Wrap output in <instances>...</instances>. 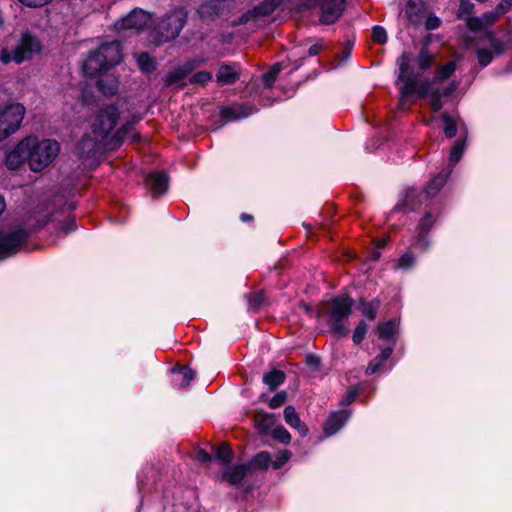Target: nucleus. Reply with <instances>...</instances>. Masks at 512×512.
<instances>
[{
    "label": "nucleus",
    "instance_id": "nucleus-1",
    "mask_svg": "<svg viewBox=\"0 0 512 512\" xmlns=\"http://www.w3.org/2000/svg\"><path fill=\"white\" fill-rule=\"evenodd\" d=\"M123 60V46L119 40L102 42L88 52L82 63L83 75L87 78L103 76Z\"/></svg>",
    "mask_w": 512,
    "mask_h": 512
},
{
    "label": "nucleus",
    "instance_id": "nucleus-2",
    "mask_svg": "<svg viewBox=\"0 0 512 512\" xmlns=\"http://www.w3.org/2000/svg\"><path fill=\"white\" fill-rule=\"evenodd\" d=\"M188 10L181 6L159 18L150 29L148 40L155 47L175 40L188 21Z\"/></svg>",
    "mask_w": 512,
    "mask_h": 512
},
{
    "label": "nucleus",
    "instance_id": "nucleus-3",
    "mask_svg": "<svg viewBox=\"0 0 512 512\" xmlns=\"http://www.w3.org/2000/svg\"><path fill=\"white\" fill-rule=\"evenodd\" d=\"M353 306L354 300L347 293H341L329 301L324 314L327 315V324L332 335L345 337L349 334L344 322L352 314Z\"/></svg>",
    "mask_w": 512,
    "mask_h": 512
},
{
    "label": "nucleus",
    "instance_id": "nucleus-4",
    "mask_svg": "<svg viewBox=\"0 0 512 512\" xmlns=\"http://www.w3.org/2000/svg\"><path fill=\"white\" fill-rule=\"evenodd\" d=\"M29 145L27 148L28 165L33 172H41L48 167L57 157L60 145L56 140H40L36 136H28Z\"/></svg>",
    "mask_w": 512,
    "mask_h": 512
},
{
    "label": "nucleus",
    "instance_id": "nucleus-5",
    "mask_svg": "<svg viewBox=\"0 0 512 512\" xmlns=\"http://www.w3.org/2000/svg\"><path fill=\"white\" fill-rule=\"evenodd\" d=\"M411 62L412 53L407 51H403L396 60L398 71L395 80V85L402 83V85L399 87V106H403L407 102V100L411 98L413 95L418 96V78L420 73L416 74L414 72V68Z\"/></svg>",
    "mask_w": 512,
    "mask_h": 512
},
{
    "label": "nucleus",
    "instance_id": "nucleus-6",
    "mask_svg": "<svg viewBox=\"0 0 512 512\" xmlns=\"http://www.w3.org/2000/svg\"><path fill=\"white\" fill-rule=\"evenodd\" d=\"M26 108L21 103H9L0 108V142L19 130Z\"/></svg>",
    "mask_w": 512,
    "mask_h": 512
},
{
    "label": "nucleus",
    "instance_id": "nucleus-7",
    "mask_svg": "<svg viewBox=\"0 0 512 512\" xmlns=\"http://www.w3.org/2000/svg\"><path fill=\"white\" fill-rule=\"evenodd\" d=\"M120 119V112L115 105H106L101 108L92 123V133L96 141H102L108 137L116 127Z\"/></svg>",
    "mask_w": 512,
    "mask_h": 512
},
{
    "label": "nucleus",
    "instance_id": "nucleus-8",
    "mask_svg": "<svg viewBox=\"0 0 512 512\" xmlns=\"http://www.w3.org/2000/svg\"><path fill=\"white\" fill-rule=\"evenodd\" d=\"M307 9H319V21L324 25H331L338 21L345 10V0H306Z\"/></svg>",
    "mask_w": 512,
    "mask_h": 512
},
{
    "label": "nucleus",
    "instance_id": "nucleus-9",
    "mask_svg": "<svg viewBox=\"0 0 512 512\" xmlns=\"http://www.w3.org/2000/svg\"><path fill=\"white\" fill-rule=\"evenodd\" d=\"M29 237L30 231L23 227H18L9 232L0 231V260L18 253Z\"/></svg>",
    "mask_w": 512,
    "mask_h": 512
},
{
    "label": "nucleus",
    "instance_id": "nucleus-10",
    "mask_svg": "<svg viewBox=\"0 0 512 512\" xmlns=\"http://www.w3.org/2000/svg\"><path fill=\"white\" fill-rule=\"evenodd\" d=\"M231 3L229 0H207L202 2L196 13L203 22H214L218 18L230 13Z\"/></svg>",
    "mask_w": 512,
    "mask_h": 512
},
{
    "label": "nucleus",
    "instance_id": "nucleus-11",
    "mask_svg": "<svg viewBox=\"0 0 512 512\" xmlns=\"http://www.w3.org/2000/svg\"><path fill=\"white\" fill-rule=\"evenodd\" d=\"M150 22V15L141 8L132 9L127 15L118 19L114 27L117 31L135 30L140 31L147 27Z\"/></svg>",
    "mask_w": 512,
    "mask_h": 512
},
{
    "label": "nucleus",
    "instance_id": "nucleus-12",
    "mask_svg": "<svg viewBox=\"0 0 512 512\" xmlns=\"http://www.w3.org/2000/svg\"><path fill=\"white\" fill-rule=\"evenodd\" d=\"M459 85V81L453 80L443 88H435L432 92V99L429 100L430 110L434 113L440 112L444 103L456 92Z\"/></svg>",
    "mask_w": 512,
    "mask_h": 512
},
{
    "label": "nucleus",
    "instance_id": "nucleus-13",
    "mask_svg": "<svg viewBox=\"0 0 512 512\" xmlns=\"http://www.w3.org/2000/svg\"><path fill=\"white\" fill-rule=\"evenodd\" d=\"M29 139L21 140L15 148L10 151L5 158V165L10 170L19 169L25 162L28 163L27 148Z\"/></svg>",
    "mask_w": 512,
    "mask_h": 512
},
{
    "label": "nucleus",
    "instance_id": "nucleus-14",
    "mask_svg": "<svg viewBox=\"0 0 512 512\" xmlns=\"http://www.w3.org/2000/svg\"><path fill=\"white\" fill-rule=\"evenodd\" d=\"M145 184L154 197L160 196L168 191L169 176L165 171H153L146 176Z\"/></svg>",
    "mask_w": 512,
    "mask_h": 512
},
{
    "label": "nucleus",
    "instance_id": "nucleus-15",
    "mask_svg": "<svg viewBox=\"0 0 512 512\" xmlns=\"http://www.w3.org/2000/svg\"><path fill=\"white\" fill-rule=\"evenodd\" d=\"M238 63H222L216 73V81L220 86L233 85L240 79Z\"/></svg>",
    "mask_w": 512,
    "mask_h": 512
},
{
    "label": "nucleus",
    "instance_id": "nucleus-16",
    "mask_svg": "<svg viewBox=\"0 0 512 512\" xmlns=\"http://www.w3.org/2000/svg\"><path fill=\"white\" fill-rule=\"evenodd\" d=\"M350 411L346 409L331 413L323 425V432L326 436H332L337 433L349 420Z\"/></svg>",
    "mask_w": 512,
    "mask_h": 512
},
{
    "label": "nucleus",
    "instance_id": "nucleus-17",
    "mask_svg": "<svg viewBox=\"0 0 512 512\" xmlns=\"http://www.w3.org/2000/svg\"><path fill=\"white\" fill-rule=\"evenodd\" d=\"M256 108L253 105L242 103L236 108L231 106H222L220 109V116L226 121H236L246 118L255 112Z\"/></svg>",
    "mask_w": 512,
    "mask_h": 512
},
{
    "label": "nucleus",
    "instance_id": "nucleus-18",
    "mask_svg": "<svg viewBox=\"0 0 512 512\" xmlns=\"http://www.w3.org/2000/svg\"><path fill=\"white\" fill-rule=\"evenodd\" d=\"M427 12L426 3L424 0H408L405 8V15L408 21L413 26H418L422 23Z\"/></svg>",
    "mask_w": 512,
    "mask_h": 512
},
{
    "label": "nucleus",
    "instance_id": "nucleus-19",
    "mask_svg": "<svg viewBox=\"0 0 512 512\" xmlns=\"http://www.w3.org/2000/svg\"><path fill=\"white\" fill-rule=\"evenodd\" d=\"M419 196L420 195L415 189H407L404 198L394 206L392 212H401L407 214L416 211L420 205V200H418Z\"/></svg>",
    "mask_w": 512,
    "mask_h": 512
},
{
    "label": "nucleus",
    "instance_id": "nucleus-20",
    "mask_svg": "<svg viewBox=\"0 0 512 512\" xmlns=\"http://www.w3.org/2000/svg\"><path fill=\"white\" fill-rule=\"evenodd\" d=\"M451 171L448 167L443 168L427 183L423 191L427 198H433L445 186Z\"/></svg>",
    "mask_w": 512,
    "mask_h": 512
},
{
    "label": "nucleus",
    "instance_id": "nucleus-21",
    "mask_svg": "<svg viewBox=\"0 0 512 512\" xmlns=\"http://www.w3.org/2000/svg\"><path fill=\"white\" fill-rule=\"evenodd\" d=\"M279 5L277 0H263L246 11L250 21H258L260 18L271 15Z\"/></svg>",
    "mask_w": 512,
    "mask_h": 512
},
{
    "label": "nucleus",
    "instance_id": "nucleus-22",
    "mask_svg": "<svg viewBox=\"0 0 512 512\" xmlns=\"http://www.w3.org/2000/svg\"><path fill=\"white\" fill-rule=\"evenodd\" d=\"M283 414L286 424L289 425L291 428L296 429L302 438L308 435L309 428L303 421H301L294 406H286L283 411Z\"/></svg>",
    "mask_w": 512,
    "mask_h": 512
},
{
    "label": "nucleus",
    "instance_id": "nucleus-23",
    "mask_svg": "<svg viewBox=\"0 0 512 512\" xmlns=\"http://www.w3.org/2000/svg\"><path fill=\"white\" fill-rule=\"evenodd\" d=\"M248 472H250V467L246 463L233 465L223 472L221 479L230 485L237 486L242 483Z\"/></svg>",
    "mask_w": 512,
    "mask_h": 512
},
{
    "label": "nucleus",
    "instance_id": "nucleus-24",
    "mask_svg": "<svg viewBox=\"0 0 512 512\" xmlns=\"http://www.w3.org/2000/svg\"><path fill=\"white\" fill-rule=\"evenodd\" d=\"M399 324L395 318L389 319L385 322H380L377 325L376 332L378 334L379 339L385 342H392L393 347L396 345V340L394 336L398 334Z\"/></svg>",
    "mask_w": 512,
    "mask_h": 512
},
{
    "label": "nucleus",
    "instance_id": "nucleus-25",
    "mask_svg": "<svg viewBox=\"0 0 512 512\" xmlns=\"http://www.w3.org/2000/svg\"><path fill=\"white\" fill-rule=\"evenodd\" d=\"M97 89L105 96H114L118 92L119 81L113 75L105 73L103 76L95 77Z\"/></svg>",
    "mask_w": 512,
    "mask_h": 512
},
{
    "label": "nucleus",
    "instance_id": "nucleus-26",
    "mask_svg": "<svg viewBox=\"0 0 512 512\" xmlns=\"http://www.w3.org/2000/svg\"><path fill=\"white\" fill-rule=\"evenodd\" d=\"M393 352H394L393 346H387V347L381 348L380 353L376 357H374L372 360H370V362L368 363L365 374L373 375V374L380 372L383 369L385 362L391 357Z\"/></svg>",
    "mask_w": 512,
    "mask_h": 512
},
{
    "label": "nucleus",
    "instance_id": "nucleus-27",
    "mask_svg": "<svg viewBox=\"0 0 512 512\" xmlns=\"http://www.w3.org/2000/svg\"><path fill=\"white\" fill-rule=\"evenodd\" d=\"M254 422L259 434L264 436L271 431L276 422V417L272 413L262 411L255 414Z\"/></svg>",
    "mask_w": 512,
    "mask_h": 512
},
{
    "label": "nucleus",
    "instance_id": "nucleus-28",
    "mask_svg": "<svg viewBox=\"0 0 512 512\" xmlns=\"http://www.w3.org/2000/svg\"><path fill=\"white\" fill-rule=\"evenodd\" d=\"M171 372L175 375L174 382L181 387L189 386L196 375L195 371L186 365L174 367Z\"/></svg>",
    "mask_w": 512,
    "mask_h": 512
},
{
    "label": "nucleus",
    "instance_id": "nucleus-29",
    "mask_svg": "<svg viewBox=\"0 0 512 512\" xmlns=\"http://www.w3.org/2000/svg\"><path fill=\"white\" fill-rule=\"evenodd\" d=\"M286 380V374L279 369H272L263 375L262 381L271 392L275 391Z\"/></svg>",
    "mask_w": 512,
    "mask_h": 512
},
{
    "label": "nucleus",
    "instance_id": "nucleus-30",
    "mask_svg": "<svg viewBox=\"0 0 512 512\" xmlns=\"http://www.w3.org/2000/svg\"><path fill=\"white\" fill-rule=\"evenodd\" d=\"M19 44L31 58L34 54L40 53L42 50V45L39 39L28 32L22 35Z\"/></svg>",
    "mask_w": 512,
    "mask_h": 512
},
{
    "label": "nucleus",
    "instance_id": "nucleus-31",
    "mask_svg": "<svg viewBox=\"0 0 512 512\" xmlns=\"http://www.w3.org/2000/svg\"><path fill=\"white\" fill-rule=\"evenodd\" d=\"M380 306L381 301L379 298H374L371 301H366L364 298H360L358 309L368 320H374L377 316Z\"/></svg>",
    "mask_w": 512,
    "mask_h": 512
},
{
    "label": "nucleus",
    "instance_id": "nucleus-32",
    "mask_svg": "<svg viewBox=\"0 0 512 512\" xmlns=\"http://www.w3.org/2000/svg\"><path fill=\"white\" fill-rule=\"evenodd\" d=\"M252 469L267 470L271 466V454L268 451L256 453L249 462L246 463Z\"/></svg>",
    "mask_w": 512,
    "mask_h": 512
},
{
    "label": "nucleus",
    "instance_id": "nucleus-33",
    "mask_svg": "<svg viewBox=\"0 0 512 512\" xmlns=\"http://www.w3.org/2000/svg\"><path fill=\"white\" fill-rule=\"evenodd\" d=\"M435 61L434 56L429 52L427 45H423L416 58V63L420 73H424L431 68Z\"/></svg>",
    "mask_w": 512,
    "mask_h": 512
},
{
    "label": "nucleus",
    "instance_id": "nucleus-34",
    "mask_svg": "<svg viewBox=\"0 0 512 512\" xmlns=\"http://www.w3.org/2000/svg\"><path fill=\"white\" fill-rule=\"evenodd\" d=\"M133 127V122H126L119 129L116 130V132L112 135L109 146L110 149L115 150L120 148L122 145L125 137L130 133L131 129Z\"/></svg>",
    "mask_w": 512,
    "mask_h": 512
},
{
    "label": "nucleus",
    "instance_id": "nucleus-35",
    "mask_svg": "<svg viewBox=\"0 0 512 512\" xmlns=\"http://www.w3.org/2000/svg\"><path fill=\"white\" fill-rule=\"evenodd\" d=\"M139 70L146 75L153 74L157 69V63L148 52H141L137 58Z\"/></svg>",
    "mask_w": 512,
    "mask_h": 512
},
{
    "label": "nucleus",
    "instance_id": "nucleus-36",
    "mask_svg": "<svg viewBox=\"0 0 512 512\" xmlns=\"http://www.w3.org/2000/svg\"><path fill=\"white\" fill-rule=\"evenodd\" d=\"M439 219V214H434L431 211H426L419 220L416 231L428 234L434 227L435 223Z\"/></svg>",
    "mask_w": 512,
    "mask_h": 512
},
{
    "label": "nucleus",
    "instance_id": "nucleus-37",
    "mask_svg": "<svg viewBox=\"0 0 512 512\" xmlns=\"http://www.w3.org/2000/svg\"><path fill=\"white\" fill-rule=\"evenodd\" d=\"M456 61H449L448 63L439 66L434 74V81L443 82L448 80L456 71Z\"/></svg>",
    "mask_w": 512,
    "mask_h": 512
},
{
    "label": "nucleus",
    "instance_id": "nucleus-38",
    "mask_svg": "<svg viewBox=\"0 0 512 512\" xmlns=\"http://www.w3.org/2000/svg\"><path fill=\"white\" fill-rule=\"evenodd\" d=\"M282 68V63L276 62L270 67V69L267 72L262 74L261 78L265 88L273 87L279 73L282 71Z\"/></svg>",
    "mask_w": 512,
    "mask_h": 512
},
{
    "label": "nucleus",
    "instance_id": "nucleus-39",
    "mask_svg": "<svg viewBox=\"0 0 512 512\" xmlns=\"http://www.w3.org/2000/svg\"><path fill=\"white\" fill-rule=\"evenodd\" d=\"M215 459L227 465L234 459V452L230 445L226 442L221 443L215 452Z\"/></svg>",
    "mask_w": 512,
    "mask_h": 512
},
{
    "label": "nucleus",
    "instance_id": "nucleus-40",
    "mask_svg": "<svg viewBox=\"0 0 512 512\" xmlns=\"http://www.w3.org/2000/svg\"><path fill=\"white\" fill-rule=\"evenodd\" d=\"M249 307L254 311L258 312L265 303V295L263 291H255L246 295Z\"/></svg>",
    "mask_w": 512,
    "mask_h": 512
},
{
    "label": "nucleus",
    "instance_id": "nucleus-41",
    "mask_svg": "<svg viewBox=\"0 0 512 512\" xmlns=\"http://www.w3.org/2000/svg\"><path fill=\"white\" fill-rule=\"evenodd\" d=\"M441 119L444 124L443 131L446 138L451 139L455 137L457 134V124L454 119L449 115L448 112H443L441 114Z\"/></svg>",
    "mask_w": 512,
    "mask_h": 512
},
{
    "label": "nucleus",
    "instance_id": "nucleus-42",
    "mask_svg": "<svg viewBox=\"0 0 512 512\" xmlns=\"http://www.w3.org/2000/svg\"><path fill=\"white\" fill-rule=\"evenodd\" d=\"M465 146H466L465 139H458L454 142V144L452 145L451 151H450V155H449V160L451 163L456 164L457 162L460 161V159L462 158V155L464 153Z\"/></svg>",
    "mask_w": 512,
    "mask_h": 512
},
{
    "label": "nucleus",
    "instance_id": "nucleus-43",
    "mask_svg": "<svg viewBox=\"0 0 512 512\" xmlns=\"http://www.w3.org/2000/svg\"><path fill=\"white\" fill-rule=\"evenodd\" d=\"M416 261V257L411 251V249H408L405 253H403L397 260L396 268L402 269V270H409L411 269Z\"/></svg>",
    "mask_w": 512,
    "mask_h": 512
},
{
    "label": "nucleus",
    "instance_id": "nucleus-44",
    "mask_svg": "<svg viewBox=\"0 0 512 512\" xmlns=\"http://www.w3.org/2000/svg\"><path fill=\"white\" fill-rule=\"evenodd\" d=\"M272 438L281 444L288 445L291 442V434L283 426L278 425L271 431Z\"/></svg>",
    "mask_w": 512,
    "mask_h": 512
},
{
    "label": "nucleus",
    "instance_id": "nucleus-45",
    "mask_svg": "<svg viewBox=\"0 0 512 512\" xmlns=\"http://www.w3.org/2000/svg\"><path fill=\"white\" fill-rule=\"evenodd\" d=\"M434 83H437L436 81H434V78L432 80L429 78H425V79L419 81L418 97L421 99H426L428 97L430 99H432Z\"/></svg>",
    "mask_w": 512,
    "mask_h": 512
},
{
    "label": "nucleus",
    "instance_id": "nucleus-46",
    "mask_svg": "<svg viewBox=\"0 0 512 512\" xmlns=\"http://www.w3.org/2000/svg\"><path fill=\"white\" fill-rule=\"evenodd\" d=\"M412 247L419 249L422 252H426L430 247V238L428 234H424L416 231L414 236Z\"/></svg>",
    "mask_w": 512,
    "mask_h": 512
},
{
    "label": "nucleus",
    "instance_id": "nucleus-47",
    "mask_svg": "<svg viewBox=\"0 0 512 512\" xmlns=\"http://www.w3.org/2000/svg\"><path fill=\"white\" fill-rule=\"evenodd\" d=\"M292 457V452L288 449L279 451L275 460L271 459V467L274 470L281 469Z\"/></svg>",
    "mask_w": 512,
    "mask_h": 512
},
{
    "label": "nucleus",
    "instance_id": "nucleus-48",
    "mask_svg": "<svg viewBox=\"0 0 512 512\" xmlns=\"http://www.w3.org/2000/svg\"><path fill=\"white\" fill-rule=\"evenodd\" d=\"M367 329V323L364 320H360L353 331L352 341L354 342V344L359 345L365 339Z\"/></svg>",
    "mask_w": 512,
    "mask_h": 512
},
{
    "label": "nucleus",
    "instance_id": "nucleus-49",
    "mask_svg": "<svg viewBox=\"0 0 512 512\" xmlns=\"http://www.w3.org/2000/svg\"><path fill=\"white\" fill-rule=\"evenodd\" d=\"M465 22H466L467 28L472 33H479V32L486 30V27H485L481 17L468 16L466 18Z\"/></svg>",
    "mask_w": 512,
    "mask_h": 512
},
{
    "label": "nucleus",
    "instance_id": "nucleus-50",
    "mask_svg": "<svg viewBox=\"0 0 512 512\" xmlns=\"http://www.w3.org/2000/svg\"><path fill=\"white\" fill-rule=\"evenodd\" d=\"M504 14H505L504 12H500L498 6H496L495 9L492 11H487V12L483 13L481 18L483 20V23H484L486 29L491 27L499 19V17Z\"/></svg>",
    "mask_w": 512,
    "mask_h": 512
},
{
    "label": "nucleus",
    "instance_id": "nucleus-51",
    "mask_svg": "<svg viewBox=\"0 0 512 512\" xmlns=\"http://www.w3.org/2000/svg\"><path fill=\"white\" fill-rule=\"evenodd\" d=\"M187 76L185 75V72H183L179 66L169 72L165 79V86L169 87L175 84H178L182 80H184Z\"/></svg>",
    "mask_w": 512,
    "mask_h": 512
},
{
    "label": "nucleus",
    "instance_id": "nucleus-52",
    "mask_svg": "<svg viewBox=\"0 0 512 512\" xmlns=\"http://www.w3.org/2000/svg\"><path fill=\"white\" fill-rule=\"evenodd\" d=\"M372 41L376 44H386L388 41L387 32L384 27L375 25L372 27Z\"/></svg>",
    "mask_w": 512,
    "mask_h": 512
},
{
    "label": "nucleus",
    "instance_id": "nucleus-53",
    "mask_svg": "<svg viewBox=\"0 0 512 512\" xmlns=\"http://www.w3.org/2000/svg\"><path fill=\"white\" fill-rule=\"evenodd\" d=\"M213 78V75L209 71H198L194 73L190 78L189 82L191 84H199V85H205L208 82H210Z\"/></svg>",
    "mask_w": 512,
    "mask_h": 512
},
{
    "label": "nucleus",
    "instance_id": "nucleus-54",
    "mask_svg": "<svg viewBox=\"0 0 512 512\" xmlns=\"http://www.w3.org/2000/svg\"><path fill=\"white\" fill-rule=\"evenodd\" d=\"M476 57H477V60H478V63L480 64V66L486 67L492 62V60L494 58V54L492 51H490L488 49L479 48L476 51Z\"/></svg>",
    "mask_w": 512,
    "mask_h": 512
},
{
    "label": "nucleus",
    "instance_id": "nucleus-55",
    "mask_svg": "<svg viewBox=\"0 0 512 512\" xmlns=\"http://www.w3.org/2000/svg\"><path fill=\"white\" fill-rule=\"evenodd\" d=\"M359 395V389L357 386H350L346 394L341 398L339 405L346 407L351 405Z\"/></svg>",
    "mask_w": 512,
    "mask_h": 512
},
{
    "label": "nucleus",
    "instance_id": "nucleus-56",
    "mask_svg": "<svg viewBox=\"0 0 512 512\" xmlns=\"http://www.w3.org/2000/svg\"><path fill=\"white\" fill-rule=\"evenodd\" d=\"M287 400V392L281 390L277 392L269 401V407L271 409H277L281 407Z\"/></svg>",
    "mask_w": 512,
    "mask_h": 512
},
{
    "label": "nucleus",
    "instance_id": "nucleus-57",
    "mask_svg": "<svg viewBox=\"0 0 512 512\" xmlns=\"http://www.w3.org/2000/svg\"><path fill=\"white\" fill-rule=\"evenodd\" d=\"M474 10V4L470 0H460L457 17L462 18L463 15L471 16Z\"/></svg>",
    "mask_w": 512,
    "mask_h": 512
},
{
    "label": "nucleus",
    "instance_id": "nucleus-58",
    "mask_svg": "<svg viewBox=\"0 0 512 512\" xmlns=\"http://www.w3.org/2000/svg\"><path fill=\"white\" fill-rule=\"evenodd\" d=\"M442 24L441 19L434 13H430L425 20V29L427 31H433L438 29Z\"/></svg>",
    "mask_w": 512,
    "mask_h": 512
},
{
    "label": "nucleus",
    "instance_id": "nucleus-59",
    "mask_svg": "<svg viewBox=\"0 0 512 512\" xmlns=\"http://www.w3.org/2000/svg\"><path fill=\"white\" fill-rule=\"evenodd\" d=\"M305 363L308 367L313 369L314 371H319L322 366L321 359L318 355L309 353L305 357Z\"/></svg>",
    "mask_w": 512,
    "mask_h": 512
},
{
    "label": "nucleus",
    "instance_id": "nucleus-60",
    "mask_svg": "<svg viewBox=\"0 0 512 512\" xmlns=\"http://www.w3.org/2000/svg\"><path fill=\"white\" fill-rule=\"evenodd\" d=\"M13 61L17 64H21L25 60L31 59L30 55L24 51V49L18 44L13 50Z\"/></svg>",
    "mask_w": 512,
    "mask_h": 512
},
{
    "label": "nucleus",
    "instance_id": "nucleus-61",
    "mask_svg": "<svg viewBox=\"0 0 512 512\" xmlns=\"http://www.w3.org/2000/svg\"><path fill=\"white\" fill-rule=\"evenodd\" d=\"M17 1L24 7L34 8V9L44 7L48 4H50L51 2H53V0H17Z\"/></svg>",
    "mask_w": 512,
    "mask_h": 512
},
{
    "label": "nucleus",
    "instance_id": "nucleus-62",
    "mask_svg": "<svg viewBox=\"0 0 512 512\" xmlns=\"http://www.w3.org/2000/svg\"><path fill=\"white\" fill-rule=\"evenodd\" d=\"M61 232L65 235H68L77 230V223L75 217H70L67 219L60 228Z\"/></svg>",
    "mask_w": 512,
    "mask_h": 512
},
{
    "label": "nucleus",
    "instance_id": "nucleus-63",
    "mask_svg": "<svg viewBox=\"0 0 512 512\" xmlns=\"http://www.w3.org/2000/svg\"><path fill=\"white\" fill-rule=\"evenodd\" d=\"M299 308L302 309L305 314H307V315H309L311 317L314 316L317 319H320L322 317V315H323V312L321 310H318L314 314L313 307L309 303H307V302H305L303 300H301L299 302Z\"/></svg>",
    "mask_w": 512,
    "mask_h": 512
},
{
    "label": "nucleus",
    "instance_id": "nucleus-64",
    "mask_svg": "<svg viewBox=\"0 0 512 512\" xmlns=\"http://www.w3.org/2000/svg\"><path fill=\"white\" fill-rule=\"evenodd\" d=\"M354 47V40L347 39L341 51V60L346 61L351 57Z\"/></svg>",
    "mask_w": 512,
    "mask_h": 512
}]
</instances>
